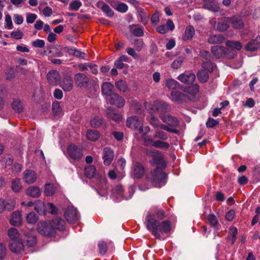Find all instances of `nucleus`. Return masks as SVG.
Returning <instances> with one entry per match:
<instances>
[{"instance_id":"nucleus-33","label":"nucleus","mask_w":260,"mask_h":260,"mask_svg":"<svg viewBox=\"0 0 260 260\" xmlns=\"http://www.w3.org/2000/svg\"><path fill=\"white\" fill-rule=\"evenodd\" d=\"M181 89L185 93L191 95L197 94L199 90V86L197 84H193L191 86L187 87H182Z\"/></svg>"},{"instance_id":"nucleus-58","label":"nucleus","mask_w":260,"mask_h":260,"mask_svg":"<svg viewBox=\"0 0 260 260\" xmlns=\"http://www.w3.org/2000/svg\"><path fill=\"white\" fill-rule=\"evenodd\" d=\"M202 67L205 70L212 72L213 70L214 64L211 62L206 61L203 63Z\"/></svg>"},{"instance_id":"nucleus-32","label":"nucleus","mask_w":260,"mask_h":260,"mask_svg":"<svg viewBox=\"0 0 260 260\" xmlns=\"http://www.w3.org/2000/svg\"><path fill=\"white\" fill-rule=\"evenodd\" d=\"M224 40V38L222 35H211L208 40V42L210 44H221Z\"/></svg>"},{"instance_id":"nucleus-13","label":"nucleus","mask_w":260,"mask_h":260,"mask_svg":"<svg viewBox=\"0 0 260 260\" xmlns=\"http://www.w3.org/2000/svg\"><path fill=\"white\" fill-rule=\"evenodd\" d=\"M114 157V152L111 148L106 147L103 149V159L105 165H110L113 161Z\"/></svg>"},{"instance_id":"nucleus-30","label":"nucleus","mask_w":260,"mask_h":260,"mask_svg":"<svg viewBox=\"0 0 260 260\" xmlns=\"http://www.w3.org/2000/svg\"><path fill=\"white\" fill-rule=\"evenodd\" d=\"M164 129L159 128L155 129L154 133L153 135L154 139H160L161 140H167L168 139V135L167 133L165 132Z\"/></svg>"},{"instance_id":"nucleus-31","label":"nucleus","mask_w":260,"mask_h":260,"mask_svg":"<svg viewBox=\"0 0 260 260\" xmlns=\"http://www.w3.org/2000/svg\"><path fill=\"white\" fill-rule=\"evenodd\" d=\"M26 194L33 198H38L41 195L40 188L37 186H30L26 190Z\"/></svg>"},{"instance_id":"nucleus-16","label":"nucleus","mask_w":260,"mask_h":260,"mask_svg":"<svg viewBox=\"0 0 260 260\" xmlns=\"http://www.w3.org/2000/svg\"><path fill=\"white\" fill-rule=\"evenodd\" d=\"M144 172V168L141 164L135 162L133 164L131 174L134 178H141L143 176Z\"/></svg>"},{"instance_id":"nucleus-14","label":"nucleus","mask_w":260,"mask_h":260,"mask_svg":"<svg viewBox=\"0 0 260 260\" xmlns=\"http://www.w3.org/2000/svg\"><path fill=\"white\" fill-rule=\"evenodd\" d=\"M37 178L36 173L30 170H25L22 174V179L27 184H32L35 182Z\"/></svg>"},{"instance_id":"nucleus-57","label":"nucleus","mask_w":260,"mask_h":260,"mask_svg":"<svg viewBox=\"0 0 260 260\" xmlns=\"http://www.w3.org/2000/svg\"><path fill=\"white\" fill-rule=\"evenodd\" d=\"M229 26L226 23L219 22L217 23L216 29L220 31H223L226 30L229 28Z\"/></svg>"},{"instance_id":"nucleus-24","label":"nucleus","mask_w":260,"mask_h":260,"mask_svg":"<svg viewBox=\"0 0 260 260\" xmlns=\"http://www.w3.org/2000/svg\"><path fill=\"white\" fill-rule=\"evenodd\" d=\"M108 117L116 122H119L122 119V116L114 108H110L107 110Z\"/></svg>"},{"instance_id":"nucleus-28","label":"nucleus","mask_w":260,"mask_h":260,"mask_svg":"<svg viewBox=\"0 0 260 260\" xmlns=\"http://www.w3.org/2000/svg\"><path fill=\"white\" fill-rule=\"evenodd\" d=\"M226 45L232 50L231 51L229 50V51H235L236 52V50H240L243 47V45L240 42L236 41L229 40L226 41Z\"/></svg>"},{"instance_id":"nucleus-37","label":"nucleus","mask_w":260,"mask_h":260,"mask_svg":"<svg viewBox=\"0 0 260 260\" xmlns=\"http://www.w3.org/2000/svg\"><path fill=\"white\" fill-rule=\"evenodd\" d=\"M111 5L114 9L122 13L126 12L128 9L126 4L118 2H113Z\"/></svg>"},{"instance_id":"nucleus-5","label":"nucleus","mask_w":260,"mask_h":260,"mask_svg":"<svg viewBox=\"0 0 260 260\" xmlns=\"http://www.w3.org/2000/svg\"><path fill=\"white\" fill-rule=\"evenodd\" d=\"M211 51L216 58H220L224 56L228 58H233L237 54L235 51H229V49L223 46H212Z\"/></svg>"},{"instance_id":"nucleus-63","label":"nucleus","mask_w":260,"mask_h":260,"mask_svg":"<svg viewBox=\"0 0 260 260\" xmlns=\"http://www.w3.org/2000/svg\"><path fill=\"white\" fill-rule=\"evenodd\" d=\"M208 220L212 226H216L218 223L217 218L213 214L209 215L208 217Z\"/></svg>"},{"instance_id":"nucleus-12","label":"nucleus","mask_w":260,"mask_h":260,"mask_svg":"<svg viewBox=\"0 0 260 260\" xmlns=\"http://www.w3.org/2000/svg\"><path fill=\"white\" fill-rule=\"evenodd\" d=\"M171 100L175 102L180 103L190 100L189 96L178 90L171 91Z\"/></svg>"},{"instance_id":"nucleus-59","label":"nucleus","mask_w":260,"mask_h":260,"mask_svg":"<svg viewBox=\"0 0 260 260\" xmlns=\"http://www.w3.org/2000/svg\"><path fill=\"white\" fill-rule=\"evenodd\" d=\"M37 18V15L33 13L26 14V21L27 23H32Z\"/></svg>"},{"instance_id":"nucleus-35","label":"nucleus","mask_w":260,"mask_h":260,"mask_svg":"<svg viewBox=\"0 0 260 260\" xmlns=\"http://www.w3.org/2000/svg\"><path fill=\"white\" fill-rule=\"evenodd\" d=\"M138 17L140 18L141 22L144 25H146L148 20L149 15H147L144 9L140 7L137 8Z\"/></svg>"},{"instance_id":"nucleus-55","label":"nucleus","mask_w":260,"mask_h":260,"mask_svg":"<svg viewBox=\"0 0 260 260\" xmlns=\"http://www.w3.org/2000/svg\"><path fill=\"white\" fill-rule=\"evenodd\" d=\"M99 252L101 254H105L107 250L106 243L104 241H100L98 244Z\"/></svg>"},{"instance_id":"nucleus-20","label":"nucleus","mask_w":260,"mask_h":260,"mask_svg":"<svg viewBox=\"0 0 260 260\" xmlns=\"http://www.w3.org/2000/svg\"><path fill=\"white\" fill-rule=\"evenodd\" d=\"M61 87L64 91H71L73 87V81L70 76H65L60 84Z\"/></svg>"},{"instance_id":"nucleus-23","label":"nucleus","mask_w":260,"mask_h":260,"mask_svg":"<svg viewBox=\"0 0 260 260\" xmlns=\"http://www.w3.org/2000/svg\"><path fill=\"white\" fill-rule=\"evenodd\" d=\"M260 47V36H257L255 39L250 41L245 46L247 51H254Z\"/></svg>"},{"instance_id":"nucleus-9","label":"nucleus","mask_w":260,"mask_h":260,"mask_svg":"<svg viewBox=\"0 0 260 260\" xmlns=\"http://www.w3.org/2000/svg\"><path fill=\"white\" fill-rule=\"evenodd\" d=\"M106 98L108 103L111 105H115L117 107H122L124 105V99L114 92L110 96H106Z\"/></svg>"},{"instance_id":"nucleus-27","label":"nucleus","mask_w":260,"mask_h":260,"mask_svg":"<svg viewBox=\"0 0 260 260\" xmlns=\"http://www.w3.org/2000/svg\"><path fill=\"white\" fill-rule=\"evenodd\" d=\"M195 34V30L193 27L191 25L187 26L185 30L184 33L182 36V39L184 41H188L192 39Z\"/></svg>"},{"instance_id":"nucleus-41","label":"nucleus","mask_w":260,"mask_h":260,"mask_svg":"<svg viewBox=\"0 0 260 260\" xmlns=\"http://www.w3.org/2000/svg\"><path fill=\"white\" fill-rule=\"evenodd\" d=\"M11 188L14 192H19L22 189V184L20 180L18 178L14 179L12 181Z\"/></svg>"},{"instance_id":"nucleus-1","label":"nucleus","mask_w":260,"mask_h":260,"mask_svg":"<svg viewBox=\"0 0 260 260\" xmlns=\"http://www.w3.org/2000/svg\"><path fill=\"white\" fill-rule=\"evenodd\" d=\"M151 159L150 164L156 168L146 175L147 180L151 182L155 186L159 187L164 184V180L166 175L162 171V169L166 167V164L164 160L163 156L158 151H154L151 152Z\"/></svg>"},{"instance_id":"nucleus-18","label":"nucleus","mask_w":260,"mask_h":260,"mask_svg":"<svg viewBox=\"0 0 260 260\" xmlns=\"http://www.w3.org/2000/svg\"><path fill=\"white\" fill-rule=\"evenodd\" d=\"M153 109L156 112L159 114V115L162 114H165L168 111V105L164 102L155 101L153 104V108L151 109L152 111Z\"/></svg>"},{"instance_id":"nucleus-39","label":"nucleus","mask_w":260,"mask_h":260,"mask_svg":"<svg viewBox=\"0 0 260 260\" xmlns=\"http://www.w3.org/2000/svg\"><path fill=\"white\" fill-rule=\"evenodd\" d=\"M86 137L89 140L95 141L99 139L100 134L95 130H88L86 133Z\"/></svg>"},{"instance_id":"nucleus-61","label":"nucleus","mask_w":260,"mask_h":260,"mask_svg":"<svg viewBox=\"0 0 260 260\" xmlns=\"http://www.w3.org/2000/svg\"><path fill=\"white\" fill-rule=\"evenodd\" d=\"M15 206V202L14 201L7 202L5 201V209L10 211L13 210Z\"/></svg>"},{"instance_id":"nucleus-29","label":"nucleus","mask_w":260,"mask_h":260,"mask_svg":"<svg viewBox=\"0 0 260 260\" xmlns=\"http://www.w3.org/2000/svg\"><path fill=\"white\" fill-rule=\"evenodd\" d=\"M114 89V86L110 82H105L102 86V90L103 94L106 96H110L112 94Z\"/></svg>"},{"instance_id":"nucleus-38","label":"nucleus","mask_w":260,"mask_h":260,"mask_svg":"<svg viewBox=\"0 0 260 260\" xmlns=\"http://www.w3.org/2000/svg\"><path fill=\"white\" fill-rule=\"evenodd\" d=\"M238 235V230L236 227L232 226L229 229V233L228 235V239L231 241V243L234 244L237 239Z\"/></svg>"},{"instance_id":"nucleus-26","label":"nucleus","mask_w":260,"mask_h":260,"mask_svg":"<svg viewBox=\"0 0 260 260\" xmlns=\"http://www.w3.org/2000/svg\"><path fill=\"white\" fill-rule=\"evenodd\" d=\"M149 124L152 126L155 129L159 128L160 129H164L165 124L162 123L154 115H151L148 119Z\"/></svg>"},{"instance_id":"nucleus-19","label":"nucleus","mask_w":260,"mask_h":260,"mask_svg":"<svg viewBox=\"0 0 260 260\" xmlns=\"http://www.w3.org/2000/svg\"><path fill=\"white\" fill-rule=\"evenodd\" d=\"M177 79L182 83L190 84L195 80L196 76L193 73H183L180 75Z\"/></svg>"},{"instance_id":"nucleus-10","label":"nucleus","mask_w":260,"mask_h":260,"mask_svg":"<svg viewBox=\"0 0 260 260\" xmlns=\"http://www.w3.org/2000/svg\"><path fill=\"white\" fill-rule=\"evenodd\" d=\"M64 217L70 223L77 221L79 219V216L77 209L72 206L68 207L64 213Z\"/></svg>"},{"instance_id":"nucleus-25","label":"nucleus","mask_w":260,"mask_h":260,"mask_svg":"<svg viewBox=\"0 0 260 260\" xmlns=\"http://www.w3.org/2000/svg\"><path fill=\"white\" fill-rule=\"evenodd\" d=\"M166 86L172 91L177 90V89H181L182 87L178 81L173 79H167Z\"/></svg>"},{"instance_id":"nucleus-4","label":"nucleus","mask_w":260,"mask_h":260,"mask_svg":"<svg viewBox=\"0 0 260 260\" xmlns=\"http://www.w3.org/2000/svg\"><path fill=\"white\" fill-rule=\"evenodd\" d=\"M143 122L142 118H139L136 116L129 117L126 119V126L129 128L138 131L142 135V139L150 132L149 126H143Z\"/></svg>"},{"instance_id":"nucleus-56","label":"nucleus","mask_w":260,"mask_h":260,"mask_svg":"<svg viewBox=\"0 0 260 260\" xmlns=\"http://www.w3.org/2000/svg\"><path fill=\"white\" fill-rule=\"evenodd\" d=\"M10 36L13 39L19 40L22 38L23 33L21 30L18 29L16 31L11 32Z\"/></svg>"},{"instance_id":"nucleus-36","label":"nucleus","mask_w":260,"mask_h":260,"mask_svg":"<svg viewBox=\"0 0 260 260\" xmlns=\"http://www.w3.org/2000/svg\"><path fill=\"white\" fill-rule=\"evenodd\" d=\"M132 33L137 37H142L144 35V29L142 27H139L137 25L129 26Z\"/></svg>"},{"instance_id":"nucleus-45","label":"nucleus","mask_w":260,"mask_h":260,"mask_svg":"<svg viewBox=\"0 0 260 260\" xmlns=\"http://www.w3.org/2000/svg\"><path fill=\"white\" fill-rule=\"evenodd\" d=\"M24 240L28 247H33L36 243V238L34 235L26 236Z\"/></svg>"},{"instance_id":"nucleus-46","label":"nucleus","mask_w":260,"mask_h":260,"mask_svg":"<svg viewBox=\"0 0 260 260\" xmlns=\"http://www.w3.org/2000/svg\"><path fill=\"white\" fill-rule=\"evenodd\" d=\"M102 118L99 116H95L90 120L91 126L93 127H98L102 125Z\"/></svg>"},{"instance_id":"nucleus-6","label":"nucleus","mask_w":260,"mask_h":260,"mask_svg":"<svg viewBox=\"0 0 260 260\" xmlns=\"http://www.w3.org/2000/svg\"><path fill=\"white\" fill-rule=\"evenodd\" d=\"M143 139L145 142L151 144L153 147L158 149L167 150L170 147V144L166 142V140H161L160 139L153 140L152 138H147L146 135L145 137H143Z\"/></svg>"},{"instance_id":"nucleus-22","label":"nucleus","mask_w":260,"mask_h":260,"mask_svg":"<svg viewBox=\"0 0 260 260\" xmlns=\"http://www.w3.org/2000/svg\"><path fill=\"white\" fill-rule=\"evenodd\" d=\"M227 22L231 23L232 26L236 29L242 28L244 26V23L239 17H233L227 18L226 20Z\"/></svg>"},{"instance_id":"nucleus-43","label":"nucleus","mask_w":260,"mask_h":260,"mask_svg":"<svg viewBox=\"0 0 260 260\" xmlns=\"http://www.w3.org/2000/svg\"><path fill=\"white\" fill-rule=\"evenodd\" d=\"M197 77L200 82L205 83L207 82L209 79V74L207 71L201 70L198 73Z\"/></svg>"},{"instance_id":"nucleus-11","label":"nucleus","mask_w":260,"mask_h":260,"mask_svg":"<svg viewBox=\"0 0 260 260\" xmlns=\"http://www.w3.org/2000/svg\"><path fill=\"white\" fill-rule=\"evenodd\" d=\"M161 121L166 123L168 126L177 127L179 125V122L177 119L169 114H162L159 115Z\"/></svg>"},{"instance_id":"nucleus-51","label":"nucleus","mask_w":260,"mask_h":260,"mask_svg":"<svg viewBox=\"0 0 260 260\" xmlns=\"http://www.w3.org/2000/svg\"><path fill=\"white\" fill-rule=\"evenodd\" d=\"M82 6V3L79 0H74L70 4V9L72 11H77Z\"/></svg>"},{"instance_id":"nucleus-48","label":"nucleus","mask_w":260,"mask_h":260,"mask_svg":"<svg viewBox=\"0 0 260 260\" xmlns=\"http://www.w3.org/2000/svg\"><path fill=\"white\" fill-rule=\"evenodd\" d=\"M38 220V216L33 212L29 213L26 216V220L28 223L34 224Z\"/></svg>"},{"instance_id":"nucleus-50","label":"nucleus","mask_w":260,"mask_h":260,"mask_svg":"<svg viewBox=\"0 0 260 260\" xmlns=\"http://www.w3.org/2000/svg\"><path fill=\"white\" fill-rule=\"evenodd\" d=\"M101 8L102 10V11L106 14L107 16L112 17L113 16L114 12L108 5L105 4H102Z\"/></svg>"},{"instance_id":"nucleus-34","label":"nucleus","mask_w":260,"mask_h":260,"mask_svg":"<svg viewBox=\"0 0 260 260\" xmlns=\"http://www.w3.org/2000/svg\"><path fill=\"white\" fill-rule=\"evenodd\" d=\"M8 235L10 241L20 240V234L18 230L14 228H11L8 231Z\"/></svg>"},{"instance_id":"nucleus-52","label":"nucleus","mask_w":260,"mask_h":260,"mask_svg":"<svg viewBox=\"0 0 260 260\" xmlns=\"http://www.w3.org/2000/svg\"><path fill=\"white\" fill-rule=\"evenodd\" d=\"M133 45L137 51H140L143 47L144 43L141 39H135L133 43Z\"/></svg>"},{"instance_id":"nucleus-40","label":"nucleus","mask_w":260,"mask_h":260,"mask_svg":"<svg viewBox=\"0 0 260 260\" xmlns=\"http://www.w3.org/2000/svg\"><path fill=\"white\" fill-rule=\"evenodd\" d=\"M56 186L50 183L46 184L45 186L44 193L46 196H52L55 192Z\"/></svg>"},{"instance_id":"nucleus-7","label":"nucleus","mask_w":260,"mask_h":260,"mask_svg":"<svg viewBox=\"0 0 260 260\" xmlns=\"http://www.w3.org/2000/svg\"><path fill=\"white\" fill-rule=\"evenodd\" d=\"M67 152L70 157L74 160H79L83 156L82 150L74 144L68 146Z\"/></svg>"},{"instance_id":"nucleus-64","label":"nucleus","mask_w":260,"mask_h":260,"mask_svg":"<svg viewBox=\"0 0 260 260\" xmlns=\"http://www.w3.org/2000/svg\"><path fill=\"white\" fill-rule=\"evenodd\" d=\"M5 21L6 22L7 27L8 29H11L13 28V23L11 17L9 14H7L5 16Z\"/></svg>"},{"instance_id":"nucleus-3","label":"nucleus","mask_w":260,"mask_h":260,"mask_svg":"<svg viewBox=\"0 0 260 260\" xmlns=\"http://www.w3.org/2000/svg\"><path fill=\"white\" fill-rule=\"evenodd\" d=\"M64 229V221L61 218L56 217L50 222H41L38 224V232L46 237H53L56 230L62 231Z\"/></svg>"},{"instance_id":"nucleus-49","label":"nucleus","mask_w":260,"mask_h":260,"mask_svg":"<svg viewBox=\"0 0 260 260\" xmlns=\"http://www.w3.org/2000/svg\"><path fill=\"white\" fill-rule=\"evenodd\" d=\"M115 85L119 90L123 92L126 91L128 89L126 82L122 80L117 81Z\"/></svg>"},{"instance_id":"nucleus-8","label":"nucleus","mask_w":260,"mask_h":260,"mask_svg":"<svg viewBox=\"0 0 260 260\" xmlns=\"http://www.w3.org/2000/svg\"><path fill=\"white\" fill-rule=\"evenodd\" d=\"M74 80L76 84L80 87H88L90 83V79L83 73H78L75 75Z\"/></svg>"},{"instance_id":"nucleus-2","label":"nucleus","mask_w":260,"mask_h":260,"mask_svg":"<svg viewBox=\"0 0 260 260\" xmlns=\"http://www.w3.org/2000/svg\"><path fill=\"white\" fill-rule=\"evenodd\" d=\"M145 224L147 230L150 231L155 238L164 240V235L170 232L171 222L170 220H165L157 222L153 214L149 213L145 218Z\"/></svg>"},{"instance_id":"nucleus-21","label":"nucleus","mask_w":260,"mask_h":260,"mask_svg":"<svg viewBox=\"0 0 260 260\" xmlns=\"http://www.w3.org/2000/svg\"><path fill=\"white\" fill-rule=\"evenodd\" d=\"M10 223L13 226H19L22 223L21 212L19 211L13 212L9 220Z\"/></svg>"},{"instance_id":"nucleus-42","label":"nucleus","mask_w":260,"mask_h":260,"mask_svg":"<svg viewBox=\"0 0 260 260\" xmlns=\"http://www.w3.org/2000/svg\"><path fill=\"white\" fill-rule=\"evenodd\" d=\"M149 213L153 214V216H154V214H155L157 216V218L159 219H162L167 216L164 211L160 209L154 208L151 210L149 211L148 212L147 214ZM154 217L155 218V217Z\"/></svg>"},{"instance_id":"nucleus-54","label":"nucleus","mask_w":260,"mask_h":260,"mask_svg":"<svg viewBox=\"0 0 260 260\" xmlns=\"http://www.w3.org/2000/svg\"><path fill=\"white\" fill-rule=\"evenodd\" d=\"M12 108L13 109L20 113L22 110V105L21 104V103L19 101H14L12 103Z\"/></svg>"},{"instance_id":"nucleus-53","label":"nucleus","mask_w":260,"mask_h":260,"mask_svg":"<svg viewBox=\"0 0 260 260\" xmlns=\"http://www.w3.org/2000/svg\"><path fill=\"white\" fill-rule=\"evenodd\" d=\"M35 209L39 213H42L45 210L44 203L40 201H38L35 204Z\"/></svg>"},{"instance_id":"nucleus-44","label":"nucleus","mask_w":260,"mask_h":260,"mask_svg":"<svg viewBox=\"0 0 260 260\" xmlns=\"http://www.w3.org/2000/svg\"><path fill=\"white\" fill-rule=\"evenodd\" d=\"M84 171L86 176L91 178L94 176L96 169L94 166L90 165L86 167L84 169Z\"/></svg>"},{"instance_id":"nucleus-62","label":"nucleus","mask_w":260,"mask_h":260,"mask_svg":"<svg viewBox=\"0 0 260 260\" xmlns=\"http://www.w3.org/2000/svg\"><path fill=\"white\" fill-rule=\"evenodd\" d=\"M218 124V121L212 118H209L206 122L207 127L212 128Z\"/></svg>"},{"instance_id":"nucleus-17","label":"nucleus","mask_w":260,"mask_h":260,"mask_svg":"<svg viewBox=\"0 0 260 260\" xmlns=\"http://www.w3.org/2000/svg\"><path fill=\"white\" fill-rule=\"evenodd\" d=\"M24 245L21 240L10 241L9 248L10 250L16 253H20L23 250Z\"/></svg>"},{"instance_id":"nucleus-60","label":"nucleus","mask_w":260,"mask_h":260,"mask_svg":"<svg viewBox=\"0 0 260 260\" xmlns=\"http://www.w3.org/2000/svg\"><path fill=\"white\" fill-rule=\"evenodd\" d=\"M32 45L36 48H43L45 46V42L43 40L37 39L32 42Z\"/></svg>"},{"instance_id":"nucleus-47","label":"nucleus","mask_w":260,"mask_h":260,"mask_svg":"<svg viewBox=\"0 0 260 260\" xmlns=\"http://www.w3.org/2000/svg\"><path fill=\"white\" fill-rule=\"evenodd\" d=\"M184 60V57L182 56H180L178 57L176 59L173 61L171 64V67L172 68L175 69H177L179 68L183 62Z\"/></svg>"},{"instance_id":"nucleus-15","label":"nucleus","mask_w":260,"mask_h":260,"mask_svg":"<svg viewBox=\"0 0 260 260\" xmlns=\"http://www.w3.org/2000/svg\"><path fill=\"white\" fill-rule=\"evenodd\" d=\"M47 80L51 85H57L60 82V75L58 72L52 70L47 74Z\"/></svg>"}]
</instances>
